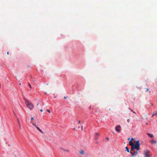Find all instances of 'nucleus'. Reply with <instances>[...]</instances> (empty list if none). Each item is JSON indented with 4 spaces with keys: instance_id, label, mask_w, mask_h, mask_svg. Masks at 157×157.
<instances>
[{
    "instance_id": "f257e3e1",
    "label": "nucleus",
    "mask_w": 157,
    "mask_h": 157,
    "mask_svg": "<svg viewBox=\"0 0 157 157\" xmlns=\"http://www.w3.org/2000/svg\"><path fill=\"white\" fill-rule=\"evenodd\" d=\"M25 104L30 110H32L34 108L33 105L28 100H25Z\"/></svg>"
},
{
    "instance_id": "f03ea898",
    "label": "nucleus",
    "mask_w": 157,
    "mask_h": 157,
    "mask_svg": "<svg viewBox=\"0 0 157 157\" xmlns=\"http://www.w3.org/2000/svg\"><path fill=\"white\" fill-rule=\"evenodd\" d=\"M140 144L139 142V141L138 140L136 141V144H133V145L132 146V147H131V151H133L134 150L136 149V148H137L139 147H140Z\"/></svg>"
},
{
    "instance_id": "7ed1b4c3",
    "label": "nucleus",
    "mask_w": 157,
    "mask_h": 157,
    "mask_svg": "<svg viewBox=\"0 0 157 157\" xmlns=\"http://www.w3.org/2000/svg\"><path fill=\"white\" fill-rule=\"evenodd\" d=\"M130 153L132 155L133 157L136 156L138 153V152H137V151H135V150H134L133 151H131V150H130Z\"/></svg>"
},
{
    "instance_id": "20e7f679",
    "label": "nucleus",
    "mask_w": 157,
    "mask_h": 157,
    "mask_svg": "<svg viewBox=\"0 0 157 157\" xmlns=\"http://www.w3.org/2000/svg\"><path fill=\"white\" fill-rule=\"evenodd\" d=\"M150 153V151L148 150H147L145 152V157H151V155H150L149 154Z\"/></svg>"
},
{
    "instance_id": "39448f33",
    "label": "nucleus",
    "mask_w": 157,
    "mask_h": 157,
    "mask_svg": "<svg viewBox=\"0 0 157 157\" xmlns=\"http://www.w3.org/2000/svg\"><path fill=\"white\" fill-rule=\"evenodd\" d=\"M115 130L118 132H119L121 130V126L120 125L116 126L115 127Z\"/></svg>"
},
{
    "instance_id": "423d86ee",
    "label": "nucleus",
    "mask_w": 157,
    "mask_h": 157,
    "mask_svg": "<svg viewBox=\"0 0 157 157\" xmlns=\"http://www.w3.org/2000/svg\"><path fill=\"white\" fill-rule=\"evenodd\" d=\"M33 126H34L36 128L38 129V130L41 133H44V132L41 130V129H40L38 127H37V126H36L35 124H33Z\"/></svg>"
},
{
    "instance_id": "0eeeda50",
    "label": "nucleus",
    "mask_w": 157,
    "mask_h": 157,
    "mask_svg": "<svg viewBox=\"0 0 157 157\" xmlns=\"http://www.w3.org/2000/svg\"><path fill=\"white\" fill-rule=\"evenodd\" d=\"M150 143L151 144H155V145L157 144L156 141L154 140H151Z\"/></svg>"
},
{
    "instance_id": "6e6552de",
    "label": "nucleus",
    "mask_w": 157,
    "mask_h": 157,
    "mask_svg": "<svg viewBox=\"0 0 157 157\" xmlns=\"http://www.w3.org/2000/svg\"><path fill=\"white\" fill-rule=\"evenodd\" d=\"M99 134L98 133H95V138L96 140H97L98 138Z\"/></svg>"
},
{
    "instance_id": "1a4fd4ad",
    "label": "nucleus",
    "mask_w": 157,
    "mask_h": 157,
    "mask_svg": "<svg viewBox=\"0 0 157 157\" xmlns=\"http://www.w3.org/2000/svg\"><path fill=\"white\" fill-rule=\"evenodd\" d=\"M60 149L62 150L64 152L67 153H68L69 152V151L67 149H65L63 148H60Z\"/></svg>"
},
{
    "instance_id": "9d476101",
    "label": "nucleus",
    "mask_w": 157,
    "mask_h": 157,
    "mask_svg": "<svg viewBox=\"0 0 157 157\" xmlns=\"http://www.w3.org/2000/svg\"><path fill=\"white\" fill-rule=\"evenodd\" d=\"M147 134L148 136H150L151 138H152L153 137V135L152 134H151L150 133H147Z\"/></svg>"
},
{
    "instance_id": "9b49d317",
    "label": "nucleus",
    "mask_w": 157,
    "mask_h": 157,
    "mask_svg": "<svg viewBox=\"0 0 157 157\" xmlns=\"http://www.w3.org/2000/svg\"><path fill=\"white\" fill-rule=\"evenodd\" d=\"M155 115L157 116V112L156 111H155V112H154L153 113L152 117H153Z\"/></svg>"
},
{
    "instance_id": "f8f14e48",
    "label": "nucleus",
    "mask_w": 157,
    "mask_h": 157,
    "mask_svg": "<svg viewBox=\"0 0 157 157\" xmlns=\"http://www.w3.org/2000/svg\"><path fill=\"white\" fill-rule=\"evenodd\" d=\"M129 144L130 146H131L132 147V146L134 144L133 142L132 141L130 140L129 142Z\"/></svg>"
},
{
    "instance_id": "ddd939ff",
    "label": "nucleus",
    "mask_w": 157,
    "mask_h": 157,
    "mask_svg": "<svg viewBox=\"0 0 157 157\" xmlns=\"http://www.w3.org/2000/svg\"><path fill=\"white\" fill-rule=\"evenodd\" d=\"M79 153L81 155H83L84 153V151L83 150H81L80 152Z\"/></svg>"
},
{
    "instance_id": "4468645a",
    "label": "nucleus",
    "mask_w": 157,
    "mask_h": 157,
    "mask_svg": "<svg viewBox=\"0 0 157 157\" xmlns=\"http://www.w3.org/2000/svg\"><path fill=\"white\" fill-rule=\"evenodd\" d=\"M126 151H127L128 152H129V149L127 147H125Z\"/></svg>"
},
{
    "instance_id": "2eb2a0df",
    "label": "nucleus",
    "mask_w": 157,
    "mask_h": 157,
    "mask_svg": "<svg viewBox=\"0 0 157 157\" xmlns=\"http://www.w3.org/2000/svg\"><path fill=\"white\" fill-rule=\"evenodd\" d=\"M136 151H137V152H138V151L140 149V147L136 148Z\"/></svg>"
},
{
    "instance_id": "dca6fc26",
    "label": "nucleus",
    "mask_w": 157,
    "mask_h": 157,
    "mask_svg": "<svg viewBox=\"0 0 157 157\" xmlns=\"http://www.w3.org/2000/svg\"><path fill=\"white\" fill-rule=\"evenodd\" d=\"M17 121L18 122V125L20 124V121L18 119H17Z\"/></svg>"
},
{
    "instance_id": "f3484780",
    "label": "nucleus",
    "mask_w": 157,
    "mask_h": 157,
    "mask_svg": "<svg viewBox=\"0 0 157 157\" xmlns=\"http://www.w3.org/2000/svg\"><path fill=\"white\" fill-rule=\"evenodd\" d=\"M153 104L151 103H150L149 104V106L150 107L152 106H153Z\"/></svg>"
},
{
    "instance_id": "a211bd4d",
    "label": "nucleus",
    "mask_w": 157,
    "mask_h": 157,
    "mask_svg": "<svg viewBox=\"0 0 157 157\" xmlns=\"http://www.w3.org/2000/svg\"><path fill=\"white\" fill-rule=\"evenodd\" d=\"M47 111L49 113H50L51 112L50 110L49 109H47Z\"/></svg>"
},
{
    "instance_id": "6ab92c4d",
    "label": "nucleus",
    "mask_w": 157,
    "mask_h": 157,
    "mask_svg": "<svg viewBox=\"0 0 157 157\" xmlns=\"http://www.w3.org/2000/svg\"><path fill=\"white\" fill-rule=\"evenodd\" d=\"M130 119H128L127 120V122H128V123H129L130 122Z\"/></svg>"
},
{
    "instance_id": "aec40b11",
    "label": "nucleus",
    "mask_w": 157,
    "mask_h": 157,
    "mask_svg": "<svg viewBox=\"0 0 157 157\" xmlns=\"http://www.w3.org/2000/svg\"><path fill=\"white\" fill-rule=\"evenodd\" d=\"M29 85L30 86V87L31 89L32 88V87H31V85H30V83H29Z\"/></svg>"
},
{
    "instance_id": "412c9836",
    "label": "nucleus",
    "mask_w": 157,
    "mask_h": 157,
    "mask_svg": "<svg viewBox=\"0 0 157 157\" xmlns=\"http://www.w3.org/2000/svg\"><path fill=\"white\" fill-rule=\"evenodd\" d=\"M19 127L20 129H21V124L19 125Z\"/></svg>"
},
{
    "instance_id": "4be33fe9",
    "label": "nucleus",
    "mask_w": 157,
    "mask_h": 157,
    "mask_svg": "<svg viewBox=\"0 0 157 157\" xmlns=\"http://www.w3.org/2000/svg\"><path fill=\"white\" fill-rule=\"evenodd\" d=\"M147 91L148 92L149 91V89L148 88H147L146 89Z\"/></svg>"
},
{
    "instance_id": "5701e85b",
    "label": "nucleus",
    "mask_w": 157,
    "mask_h": 157,
    "mask_svg": "<svg viewBox=\"0 0 157 157\" xmlns=\"http://www.w3.org/2000/svg\"><path fill=\"white\" fill-rule=\"evenodd\" d=\"M31 120H34V118H33V117H31Z\"/></svg>"
},
{
    "instance_id": "b1692460",
    "label": "nucleus",
    "mask_w": 157,
    "mask_h": 157,
    "mask_svg": "<svg viewBox=\"0 0 157 157\" xmlns=\"http://www.w3.org/2000/svg\"><path fill=\"white\" fill-rule=\"evenodd\" d=\"M82 129H83V126H81V130H82Z\"/></svg>"
},
{
    "instance_id": "393cba45",
    "label": "nucleus",
    "mask_w": 157,
    "mask_h": 157,
    "mask_svg": "<svg viewBox=\"0 0 157 157\" xmlns=\"http://www.w3.org/2000/svg\"><path fill=\"white\" fill-rule=\"evenodd\" d=\"M129 109L130 110H131L132 111V112H133V110H132V109H131L130 108H129Z\"/></svg>"
},
{
    "instance_id": "a878e982",
    "label": "nucleus",
    "mask_w": 157,
    "mask_h": 157,
    "mask_svg": "<svg viewBox=\"0 0 157 157\" xmlns=\"http://www.w3.org/2000/svg\"><path fill=\"white\" fill-rule=\"evenodd\" d=\"M105 139H106V140H109V139H108V138H107V137H106V138H105Z\"/></svg>"
},
{
    "instance_id": "bb28decb",
    "label": "nucleus",
    "mask_w": 157,
    "mask_h": 157,
    "mask_svg": "<svg viewBox=\"0 0 157 157\" xmlns=\"http://www.w3.org/2000/svg\"><path fill=\"white\" fill-rule=\"evenodd\" d=\"M40 111L41 112H43V110L41 109H40Z\"/></svg>"
},
{
    "instance_id": "cd10ccee",
    "label": "nucleus",
    "mask_w": 157,
    "mask_h": 157,
    "mask_svg": "<svg viewBox=\"0 0 157 157\" xmlns=\"http://www.w3.org/2000/svg\"><path fill=\"white\" fill-rule=\"evenodd\" d=\"M64 99H66V98H66L65 96H64Z\"/></svg>"
},
{
    "instance_id": "c85d7f7f",
    "label": "nucleus",
    "mask_w": 157,
    "mask_h": 157,
    "mask_svg": "<svg viewBox=\"0 0 157 157\" xmlns=\"http://www.w3.org/2000/svg\"><path fill=\"white\" fill-rule=\"evenodd\" d=\"M7 54L8 55V54H9V52H7Z\"/></svg>"
},
{
    "instance_id": "c756f323",
    "label": "nucleus",
    "mask_w": 157,
    "mask_h": 157,
    "mask_svg": "<svg viewBox=\"0 0 157 157\" xmlns=\"http://www.w3.org/2000/svg\"><path fill=\"white\" fill-rule=\"evenodd\" d=\"M133 139H133V138H131V140H132H132H133Z\"/></svg>"
},
{
    "instance_id": "7c9ffc66",
    "label": "nucleus",
    "mask_w": 157,
    "mask_h": 157,
    "mask_svg": "<svg viewBox=\"0 0 157 157\" xmlns=\"http://www.w3.org/2000/svg\"><path fill=\"white\" fill-rule=\"evenodd\" d=\"M78 123H80V121H78Z\"/></svg>"
},
{
    "instance_id": "2f4dec72",
    "label": "nucleus",
    "mask_w": 157,
    "mask_h": 157,
    "mask_svg": "<svg viewBox=\"0 0 157 157\" xmlns=\"http://www.w3.org/2000/svg\"><path fill=\"white\" fill-rule=\"evenodd\" d=\"M130 138H128V140H130Z\"/></svg>"
},
{
    "instance_id": "473e14b6",
    "label": "nucleus",
    "mask_w": 157,
    "mask_h": 157,
    "mask_svg": "<svg viewBox=\"0 0 157 157\" xmlns=\"http://www.w3.org/2000/svg\"><path fill=\"white\" fill-rule=\"evenodd\" d=\"M133 113H136L135 112H134V111H133Z\"/></svg>"
},
{
    "instance_id": "72a5a7b5",
    "label": "nucleus",
    "mask_w": 157,
    "mask_h": 157,
    "mask_svg": "<svg viewBox=\"0 0 157 157\" xmlns=\"http://www.w3.org/2000/svg\"><path fill=\"white\" fill-rule=\"evenodd\" d=\"M38 103H37V105L38 106Z\"/></svg>"
},
{
    "instance_id": "f704fd0d",
    "label": "nucleus",
    "mask_w": 157,
    "mask_h": 157,
    "mask_svg": "<svg viewBox=\"0 0 157 157\" xmlns=\"http://www.w3.org/2000/svg\"><path fill=\"white\" fill-rule=\"evenodd\" d=\"M19 85H21V83H19Z\"/></svg>"
},
{
    "instance_id": "c9c22d12",
    "label": "nucleus",
    "mask_w": 157,
    "mask_h": 157,
    "mask_svg": "<svg viewBox=\"0 0 157 157\" xmlns=\"http://www.w3.org/2000/svg\"><path fill=\"white\" fill-rule=\"evenodd\" d=\"M146 124H147V123H146Z\"/></svg>"
}]
</instances>
